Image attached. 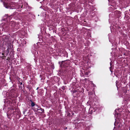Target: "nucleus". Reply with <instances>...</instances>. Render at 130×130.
I'll return each mask as SVG.
<instances>
[{"label":"nucleus","instance_id":"1","mask_svg":"<svg viewBox=\"0 0 130 130\" xmlns=\"http://www.w3.org/2000/svg\"><path fill=\"white\" fill-rule=\"evenodd\" d=\"M5 80L4 79H2V80L0 81V85L3 86L5 83Z\"/></svg>","mask_w":130,"mask_h":130},{"label":"nucleus","instance_id":"2","mask_svg":"<svg viewBox=\"0 0 130 130\" xmlns=\"http://www.w3.org/2000/svg\"><path fill=\"white\" fill-rule=\"evenodd\" d=\"M4 5L6 7V8H10V7L9 6H8L7 4H4Z\"/></svg>","mask_w":130,"mask_h":130},{"label":"nucleus","instance_id":"3","mask_svg":"<svg viewBox=\"0 0 130 130\" xmlns=\"http://www.w3.org/2000/svg\"><path fill=\"white\" fill-rule=\"evenodd\" d=\"M32 106H34L35 105V104L33 103H32L31 104Z\"/></svg>","mask_w":130,"mask_h":130},{"label":"nucleus","instance_id":"4","mask_svg":"<svg viewBox=\"0 0 130 130\" xmlns=\"http://www.w3.org/2000/svg\"><path fill=\"white\" fill-rule=\"evenodd\" d=\"M7 51L8 52V53L9 52V50H8V49H7Z\"/></svg>","mask_w":130,"mask_h":130},{"label":"nucleus","instance_id":"5","mask_svg":"<svg viewBox=\"0 0 130 130\" xmlns=\"http://www.w3.org/2000/svg\"><path fill=\"white\" fill-rule=\"evenodd\" d=\"M62 89H64V87H62Z\"/></svg>","mask_w":130,"mask_h":130},{"label":"nucleus","instance_id":"6","mask_svg":"<svg viewBox=\"0 0 130 130\" xmlns=\"http://www.w3.org/2000/svg\"><path fill=\"white\" fill-rule=\"evenodd\" d=\"M4 56H2V58H3V59H4Z\"/></svg>","mask_w":130,"mask_h":130},{"label":"nucleus","instance_id":"7","mask_svg":"<svg viewBox=\"0 0 130 130\" xmlns=\"http://www.w3.org/2000/svg\"><path fill=\"white\" fill-rule=\"evenodd\" d=\"M2 54L3 55H4V53H2Z\"/></svg>","mask_w":130,"mask_h":130},{"label":"nucleus","instance_id":"8","mask_svg":"<svg viewBox=\"0 0 130 130\" xmlns=\"http://www.w3.org/2000/svg\"><path fill=\"white\" fill-rule=\"evenodd\" d=\"M41 111H42L41 112H42L43 111L42 110Z\"/></svg>","mask_w":130,"mask_h":130}]
</instances>
